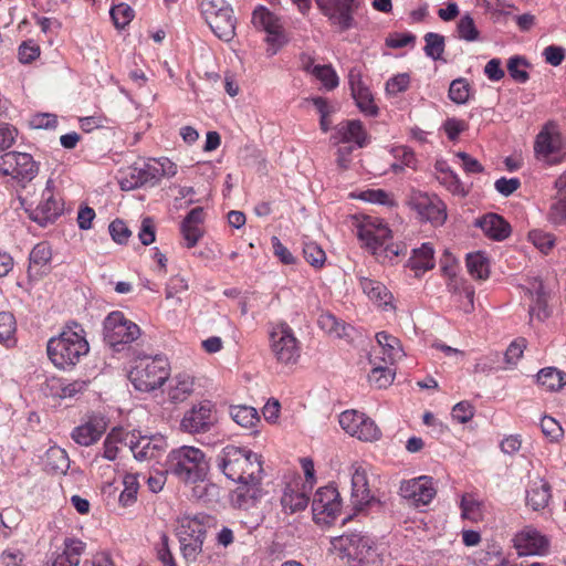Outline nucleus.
<instances>
[{
  "mask_svg": "<svg viewBox=\"0 0 566 566\" xmlns=\"http://www.w3.org/2000/svg\"><path fill=\"white\" fill-rule=\"evenodd\" d=\"M217 464L234 482L261 483L263 469L260 457L249 449L229 444L218 454Z\"/></svg>",
  "mask_w": 566,
  "mask_h": 566,
  "instance_id": "obj_1",
  "label": "nucleus"
},
{
  "mask_svg": "<svg viewBox=\"0 0 566 566\" xmlns=\"http://www.w3.org/2000/svg\"><path fill=\"white\" fill-rule=\"evenodd\" d=\"M74 327L76 329L67 326L59 336L52 337L48 342V356L60 369L74 367L81 357L87 355L90 350L84 329L76 323H74Z\"/></svg>",
  "mask_w": 566,
  "mask_h": 566,
  "instance_id": "obj_2",
  "label": "nucleus"
},
{
  "mask_svg": "<svg viewBox=\"0 0 566 566\" xmlns=\"http://www.w3.org/2000/svg\"><path fill=\"white\" fill-rule=\"evenodd\" d=\"M168 472L186 484L205 482L209 472V462L205 452L192 446H182L171 450L167 460Z\"/></svg>",
  "mask_w": 566,
  "mask_h": 566,
  "instance_id": "obj_3",
  "label": "nucleus"
},
{
  "mask_svg": "<svg viewBox=\"0 0 566 566\" xmlns=\"http://www.w3.org/2000/svg\"><path fill=\"white\" fill-rule=\"evenodd\" d=\"M358 239L382 261H394L395 258L406 254L407 247L405 243H387L391 237L390 229L377 219L368 218L357 228Z\"/></svg>",
  "mask_w": 566,
  "mask_h": 566,
  "instance_id": "obj_4",
  "label": "nucleus"
},
{
  "mask_svg": "<svg viewBox=\"0 0 566 566\" xmlns=\"http://www.w3.org/2000/svg\"><path fill=\"white\" fill-rule=\"evenodd\" d=\"M128 377L137 390L145 392L155 390L168 379L169 363L161 355L138 358Z\"/></svg>",
  "mask_w": 566,
  "mask_h": 566,
  "instance_id": "obj_5",
  "label": "nucleus"
},
{
  "mask_svg": "<svg viewBox=\"0 0 566 566\" xmlns=\"http://www.w3.org/2000/svg\"><path fill=\"white\" fill-rule=\"evenodd\" d=\"M21 206L29 218L41 227L53 223L63 212V202L53 191V181L49 179L40 199L34 195L20 197Z\"/></svg>",
  "mask_w": 566,
  "mask_h": 566,
  "instance_id": "obj_6",
  "label": "nucleus"
},
{
  "mask_svg": "<svg viewBox=\"0 0 566 566\" xmlns=\"http://www.w3.org/2000/svg\"><path fill=\"white\" fill-rule=\"evenodd\" d=\"M201 13L211 31L220 40L230 42L235 35L237 18L226 0H202Z\"/></svg>",
  "mask_w": 566,
  "mask_h": 566,
  "instance_id": "obj_7",
  "label": "nucleus"
},
{
  "mask_svg": "<svg viewBox=\"0 0 566 566\" xmlns=\"http://www.w3.org/2000/svg\"><path fill=\"white\" fill-rule=\"evenodd\" d=\"M270 349L277 363L296 364L301 356V347L293 329L285 322L273 324L270 333Z\"/></svg>",
  "mask_w": 566,
  "mask_h": 566,
  "instance_id": "obj_8",
  "label": "nucleus"
},
{
  "mask_svg": "<svg viewBox=\"0 0 566 566\" xmlns=\"http://www.w3.org/2000/svg\"><path fill=\"white\" fill-rule=\"evenodd\" d=\"M217 423L216 403L209 399H203L193 403L184 413L180 420V429L190 434H201L211 431Z\"/></svg>",
  "mask_w": 566,
  "mask_h": 566,
  "instance_id": "obj_9",
  "label": "nucleus"
},
{
  "mask_svg": "<svg viewBox=\"0 0 566 566\" xmlns=\"http://www.w3.org/2000/svg\"><path fill=\"white\" fill-rule=\"evenodd\" d=\"M334 549L353 557L361 564H376L378 554L370 537L361 533L344 534L332 539Z\"/></svg>",
  "mask_w": 566,
  "mask_h": 566,
  "instance_id": "obj_10",
  "label": "nucleus"
},
{
  "mask_svg": "<svg viewBox=\"0 0 566 566\" xmlns=\"http://www.w3.org/2000/svg\"><path fill=\"white\" fill-rule=\"evenodd\" d=\"M180 543V551L187 560H196L202 552L206 530L195 517L185 516L179 520L176 530Z\"/></svg>",
  "mask_w": 566,
  "mask_h": 566,
  "instance_id": "obj_11",
  "label": "nucleus"
},
{
  "mask_svg": "<svg viewBox=\"0 0 566 566\" xmlns=\"http://www.w3.org/2000/svg\"><path fill=\"white\" fill-rule=\"evenodd\" d=\"M317 8L331 25L347 31L356 25L354 14L360 7V0H315Z\"/></svg>",
  "mask_w": 566,
  "mask_h": 566,
  "instance_id": "obj_12",
  "label": "nucleus"
},
{
  "mask_svg": "<svg viewBox=\"0 0 566 566\" xmlns=\"http://www.w3.org/2000/svg\"><path fill=\"white\" fill-rule=\"evenodd\" d=\"M139 335V326L127 319L119 311L109 313L104 321V339L112 347L129 344Z\"/></svg>",
  "mask_w": 566,
  "mask_h": 566,
  "instance_id": "obj_13",
  "label": "nucleus"
},
{
  "mask_svg": "<svg viewBox=\"0 0 566 566\" xmlns=\"http://www.w3.org/2000/svg\"><path fill=\"white\" fill-rule=\"evenodd\" d=\"M252 23L255 28L268 33L266 42L270 45V54L274 55L287 43V36L280 19L263 6H259L252 13Z\"/></svg>",
  "mask_w": 566,
  "mask_h": 566,
  "instance_id": "obj_14",
  "label": "nucleus"
},
{
  "mask_svg": "<svg viewBox=\"0 0 566 566\" xmlns=\"http://www.w3.org/2000/svg\"><path fill=\"white\" fill-rule=\"evenodd\" d=\"M340 427L352 437L361 441H377L381 431L373 419L356 410H346L339 415Z\"/></svg>",
  "mask_w": 566,
  "mask_h": 566,
  "instance_id": "obj_15",
  "label": "nucleus"
},
{
  "mask_svg": "<svg viewBox=\"0 0 566 566\" xmlns=\"http://www.w3.org/2000/svg\"><path fill=\"white\" fill-rule=\"evenodd\" d=\"M124 442L138 461L156 459L167 447V442L163 436L148 437L142 436L139 432L127 433L124 438Z\"/></svg>",
  "mask_w": 566,
  "mask_h": 566,
  "instance_id": "obj_16",
  "label": "nucleus"
},
{
  "mask_svg": "<svg viewBox=\"0 0 566 566\" xmlns=\"http://www.w3.org/2000/svg\"><path fill=\"white\" fill-rule=\"evenodd\" d=\"M409 205L421 220L434 226L443 224L447 219L446 205L437 196L415 191L409 198Z\"/></svg>",
  "mask_w": 566,
  "mask_h": 566,
  "instance_id": "obj_17",
  "label": "nucleus"
},
{
  "mask_svg": "<svg viewBox=\"0 0 566 566\" xmlns=\"http://www.w3.org/2000/svg\"><path fill=\"white\" fill-rule=\"evenodd\" d=\"M399 492L403 499L417 507L429 504L437 494L432 478L427 475L403 481Z\"/></svg>",
  "mask_w": 566,
  "mask_h": 566,
  "instance_id": "obj_18",
  "label": "nucleus"
},
{
  "mask_svg": "<svg viewBox=\"0 0 566 566\" xmlns=\"http://www.w3.org/2000/svg\"><path fill=\"white\" fill-rule=\"evenodd\" d=\"M513 542L518 555H544L549 549V539L532 526L518 532Z\"/></svg>",
  "mask_w": 566,
  "mask_h": 566,
  "instance_id": "obj_19",
  "label": "nucleus"
},
{
  "mask_svg": "<svg viewBox=\"0 0 566 566\" xmlns=\"http://www.w3.org/2000/svg\"><path fill=\"white\" fill-rule=\"evenodd\" d=\"M353 469L350 500L354 509L360 511L371 503L374 496L368 486L366 470L361 465H354Z\"/></svg>",
  "mask_w": 566,
  "mask_h": 566,
  "instance_id": "obj_20",
  "label": "nucleus"
},
{
  "mask_svg": "<svg viewBox=\"0 0 566 566\" xmlns=\"http://www.w3.org/2000/svg\"><path fill=\"white\" fill-rule=\"evenodd\" d=\"M535 151L549 163L559 160L557 157L562 151V137L557 132H551L545 127L536 137Z\"/></svg>",
  "mask_w": 566,
  "mask_h": 566,
  "instance_id": "obj_21",
  "label": "nucleus"
},
{
  "mask_svg": "<svg viewBox=\"0 0 566 566\" xmlns=\"http://www.w3.org/2000/svg\"><path fill=\"white\" fill-rule=\"evenodd\" d=\"M335 143H355L359 148L367 145V133L358 119L345 120L335 127Z\"/></svg>",
  "mask_w": 566,
  "mask_h": 566,
  "instance_id": "obj_22",
  "label": "nucleus"
},
{
  "mask_svg": "<svg viewBox=\"0 0 566 566\" xmlns=\"http://www.w3.org/2000/svg\"><path fill=\"white\" fill-rule=\"evenodd\" d=\"M349 85L352 96L359 111L368 116H376L378 114V107L374 102V97L369 88L361 82L359 75H355L353 72L349 74Z\"/></svg>",
  "mask_w": 566,
  "mask_h": 566,
  "instance_id": "obj_23",
  "label": "nucleus"
},
{
  "mask_svg": "<svg viewBox=\"0 0 566 566\" xmlns=\"http://www.w3.org/2000/svg\"><path fill=\"white\" fill-rule=\"evenodd\" d=\"M313 511L318 514L334 516L340 510V496L333 485L319 488L313 499Z\"/></svg>",
  "mask_w": 566,
  "mask_h": 566,
  "instance_id": "obj_24",
  "label": "nucleus"
},
{
  "mask_svg": "<svg viewBox=\"0 0 566 566\" xmlns=\"http://www.w3.org/2000/svg\"><path fill=\"white\" fill-rule=\"evenodd\" d=\"M318 327L327 335L347 342H352L355 336V328L346 324L344 321L338 319L335 315L329 312H323L317 318Z\"/></svg>",
  "mask_w": 566,
  "mask_h": 566,
  "instance_id": "obj_25",
  "label": "nucleus"
},
{
  "mask_svg": "<svg viewBox=\"0 0 566 566\" xmlns=\"http://www.w3.org/2000/svg\"><path fill=\"white\" fill-rule=\"evenodd\" d=\"M475 226L479 227L486 237L496 241L506 239L511 233L509 222L496 213H488L476 219Z\"/></svg>",
  "mask_w": 566,
  "mask_h": 566,
  "instance_id": "obj_26",
  "label": "nucleus"
},
{
  "mask_svg": "<svg viewBox=\"0 0 566 566\" xmlns=\"http://www.w3.org/2000/svg\"><path fill=\"white\" fill-rule=\"evenodd\" d=\"M528 293L532 295L534 302L528 311L531 318L536 317L538 321L548 318L551 316V310L547 305L548 293L545 291L543 282L535 279L531 283Z\"/></svg>",
  "mask_w": 566,
  "mask_h": 566,
  "instance_id": "obj_27",
  "label": "nucleus"
},
{
  "mask_svg": "<svg viewBox=\"0 0 566 566\" xmlns=\"http://www.w3.org/2000/svg\"><path fill=\"white\" fill-rule=\"evenodd\" d=\"M376 339L379 346V354L375 355V359L381 360L384 364L392 365L397 359L402 357V348L397 337L386 333L379 332L376 334Z\"/></svg>",
  "mask_w": 566,
  "mask_h": 566,
  "instance_id": "obj_28",
  "label": "nucleus"
},
{
  "mask_svg": "<svg viewBox=\"0 0 566 566\" xmlns=\"http://www.w3.org/2000/svg\"><path fill=\"white\" fill-rule=\"evenodd\" d=\"M106 426L101 420H90L84 424H81L72 431V439L80 446L88 447L95 443L104 433Z\"/></svg>",
  "mask_w": 566,
  "mask_h": 566,
  "instance_id": "obj_29",
  "label": "nucleus"
},
{
  "mask_svg": "<svg viewBox=\"0 0 566 566\" xmlns=\"http://www.w3.org/2000/svg\"><path fill=\"white\" fill-rule=\"evenodd\" d=\"M193 391L195 378L189 374L180 373L172 377L169 385L168 397L171 402L179 403L187 400Z\"/></svg>",
  "mask_w": 566,
  "mask_h": 566,
  "instance_id": "obj_30",
  "label": "nucleus"
},
{
  "mask_svg": "<svg viewBox=\"0 0 566 566\" xmlns=\"http://www.w3.org/2000/svg\"><path fill=\"white\" fill-rule=\"evenodd\" d=\"M551 485L543 479L532 481L526 491V504L534 511H539L548 505L551 499Z\"/></svg>",
  "mask_w": 566,
  "mask_h": 566,
  "instance_id": "obj_31",
  "label": "nucleus"
},
{
  "mask_svg": "<svg viewBox=\"0 0 566 566\" xmlns=\"http://www.w3.org/2000/svg\"><path fill=\"white\" fill-rule=\"evenodd\" d=\"M14 179L25 188L39 172V165L33 160L32 156L27 153H18L14 160Z\"/></svg>",
  "mask_w": 566,
  "mask_h": 566,
  "instance_id": "obj_32",
  "label": "nucleus"
},
{
  "mask_svg": "<svg viewBox=\"0 0 566 566\" xmlns=\"http://www.w3.org/2000/svg\"><path fill=\"white\" fill-rule=\"evenodd\" d=\"M85 544L76 538H65L63 552L57 554L52 566H78Z\"/></svg>",
  "mask_w": 566,
  "mask_h": 566,
  "instance_id": "obj_33",
  "label": "nucleus"
},
{
  "mask_svg": "<svg viewBox=\"0 0 566 566\" xmlns=\"http://www.w3.org/2000/svg\"><path fill=\"white\" fill-rule=\"evenodd\" d=\"M240 485L233 492V504L243 510H248L254 505L261 496L260 483L238 482Z\"/></svg>",
  "mask_w": 566,
  "mask_h": 566,
  "instance_id": "obj_34",
  "label": "nucleus"
},
{
  "mask_svg": "<svg viewBox=\"0 0 566 566\" xmlns=\"http://www.w3.org/2000/svg\"><path fill=\"white\" fill-rule=\"evenodd\" d=\"M360 287L363 292L379 306L390 304L392 295L381 282L361 277Z\"/></svg>",
  "mask_w": 566,
  "mask_h": 566,
  "instance_id": "obj_35",
  "label": "nucleus"
},
{
  "mask_svg": "<svg viewBox=\"0 0 566 566\" xmlns=\"http://www.w3.org/2000/svg\"><path fill=\"white\" fill-rule=\"evenodd\" d=\"M433 248L430 243H423L419 249L412 250L408 265L415 271H428L434 266Z\"/></svg>",
  "mask_w": 566,
  "mask_h": 566,
  "instance_id": "obj_36",
  "label": "nucleus"
},
{
  "mask_svg": "<svg viewBox=\"0 0 566 566\" xmlns=\"http://www.w3.org/2000/svg\"><path fill=\"white\" fill-rule=\"evenodd\" d=\"M537 381L551 391H558L566 386V373L556 367H545L538 371Z\"/></svg>",
  "mask_w": 566,
  "mask_h": 566,
  "instance_id": "obj_37",
  "label": "nucleus"
},
{
  "mask_svg": "<svg viewBox=\"0 0 566 566\" xmlns=\"http://www.w3.org/2000/svg\"><path fill=\"white\" fill-rule=\"evenodd\" d=\"M467 268L473 279L486 280L490 275V263L483 252L469 253L467 255Z\"/></svg>",
  "mask_w": 566,
  "mask_h": 566,
  "instance_id": "obj_38",
  "label": "nucleus"
},
{
  "mask_svg": "<svg viewBox=\"0 0 566 566\" xmlns=\"http://www.w3.org/2000/svg\"><path fill=\"white\" fill-rule=\"evenodd\" d=\"M52 258V251L46 242L38 243L30 253L29 274L34 272L36 275L41 274L40 269L46 265Z\"/></svg>",
  "mask_w": 566,
  "mask_h": 566,
  "instance_id": "obj_39",
  "label": "nucleus"
},
{
  "mask_svg": "<svg viewBox=\"0 0 566 566\" xmlns=\"http://www.w3.org/2000/svg\"><path fill=\"white\" fill-rule=\"evenodd\" d=\"M371 363L375 367L368 376L369 382L379 389L388 387L395 378V373L389 367L390 364L377 365L375 357L371 359Z\"/></svg>",
  "mask_w": 566,
  "mask_h": 566,
  "instance_id": "obj_40",
  "label": "nucleus"
},
{
  "mask_svg": "<svg viewBox=\"0 0 566 566\" xmlns=\"http://www.w3.org/2000/svg\"><path fill=\"white\" fill-rule=\"evenodd\" d=\"M230 416L234 422L243 428H252L260 420L256 409L249 406L231 407Z\"/></svg>",
  "mask_w": 566,
  "mask_h": 566,
  "instance_id": "obj_41",
  "label": "nucleus"
},
{
  "mask_svg": "<svg viewBox=\"0 0 566 566\" xmlns=\"http://www.w3.org/2000/svg\"><path fill=\"white\" fill-rule=\"evenodd\" d=\"M461 516L472 522H478L482 518V502H480L473 494L465 493L461 497Z\"/></svg>",
  "mask_w": 566,
  "mask_h": 566,
  "instance_id": "obj_42",
  "label": "nucleus"
},
{
  "mask_svg": "<svg viewBox=\"0 0 566 566\" xmlns=\"http://www.w3.org/2000/svg\"><path fill=\"white\" fill-rule=\"evenodd\" d=\"M308 497L298 491L285 490L282 497L281 504L285 511L295 513L302 511L307 506Z\"/></svg>",
  "mask_w": 566,
  "mask_h": 566,
  "instance_id": "obj_43",
  "label": "nucleus"
},
{
  "mask_svg": "<svg viewBox=\"0 0 566 566\" xmlns=\"http://www.w3.org/2000/svg\"><path fill=\"white\" fill-rule=\"evenodd\" d=\"M46 464L57 473H65L70 467V460L65 450L52 447L46 452Z\"/></svg>",
  "mask_w": 566,
  "mask_h": 566,
  "instance_id": "obj_44",
  "label": "nucleus"
},
{
  "mask_svg": "<svg viewBox=\"0 0 566 566\" xmlns=\"http://www.w3.org/2000/svg\"><path fill=\"white\" fill-rule=\"evenodd\" d=\"M124 490L119 495V503L123 506L132 505L137 495V491L139 488L138 474H126L123 479Z\"/></svg>",
  "mask_w": 566,
  "mask_h": 566,
  "instance_id": "obj_45",
  "label": "nucleus"
},
{
  "mask_svg": "<svg viewBox=\"0 0 566 566\" xmlns=\"http://www.w3.org/2000/svg\"><path fill=\"white\" fill-rule=\"evenodd\" d=\"M470 91L469 82L463 77H459L451 82L448 95L453 103L465 104L469 101Z\"/></svg>",
  "mask_w": 566,
  "mask_h": 566,
  "instance_id": "obj_46",
  "label": "nucleus"
},
{
  "mask_svg": "<svg viewBox=\"0 0 566 566\" xmlns=\"http://www.w3.org/2000/svg\"><path fill=\"white\" fill-rule=\"evenodd\" d=\"M528 240L542 253L547 254L555 245V235L539 229L528 232Z\"/></svg>",
  "mask_w": 566,
  "mask_h": 566,
  "instance_id": "obj_47",
  "label": "nucleus"
},
{
  "mask_svg": "<svg viewBox=\"0 0 566 566\" xmlns=\"http://www.w3.org/2000/svg\"><path fill=\"white\" fill-rule=\"evenodd\" d=\"M312 74L324 85L328 91L338 86V76L331 65H315Z\"/></svg>",
  "mask_w": 566,
  "mask_h": 566,
  "instance_id": "obj_48",
  "label": "nucleus"
},
{
  "mask_svg": "<svg viewBox=\"0 0 566 566\" xmlns=\"http://www.w3.org/2000/svg\"><path fill=\"white\" fill-rule=\"evenodd\" d=\"M424 52L427 56L434 61L441 59V55L444 52V36L439 33L429 32L424 35Z\"/></svg>",
  "mask_w": 566,
  "mask_h": 566,
  "instance_id": "obj_49",
  "label": "nucleus"
},
{
  "mask_svg": "<svg viewBox=\"0 0 566 566\" xmlns=\"http://www.w3.org/2000/svg\"><path fill=\"white\" fill-rule=\"evenodd\" d=\"M139 174L140 169L138 167V163H135L133 166L128 167L119 179L120 189L124 191H129L143 187L144 185Z\"/></svg>",
  "mask_w": 566,
  "mask_h": 566,
  "instance_id": "obj_50",
  "label": "nucleus"
},
{
  "mask_svg": "<svg viewBox=\"0 0 566 566\" xmlns=\"http://www.w3.org/2000/svg\"><path fill=\"white\" fill-rule=\"evenodd\" d=\"M109 14L116 29L123 30L133 20L134 10L126 3H119L111 9Z\"/></svg>",
  "mask_w": 566,
  "mask_h": 566,
  "instance_id": "obj_51",
  "label": "nucleus"
},
{
  "mask_svg": "<svg viewBox=\"0 0 566 566\" xmlns=\"http://www.w3.org/2000/svg\"><path fill=\"white\" fill-rule=\"evenodd\" d=\"M457 31L459 38L468 42L476 41L480 35V32L475 27L474 20L469 14L463 15L459 20L457 24Z\"/></svg>",
  "mask_w": 566,
  "mask_h": 566,
  "instance_id": "obj_52",
  "label": "nucleus"
},
{
  "mask_svg": "<svg viewBox=\"0 0 566 566\" xmlns=\"http://www.w3.org/2000/svg\"><path fill=\"white\" fill-rule=\"evenodd\" d=\"M303 254L306 262L314 268H322L326 261L324 250L315 242L304 243Z\"/></svg>",
  "mask_w": 566,
  "mask_h": 566,
  "instance_id": "obj_53",
  "label": "nucleus"
},
{
  "mask_svg": "<svg viewBox=\"0 0 566 566\" xmlns=\"http://www.w3.org/2000/svg\"><path fill=\"white\" fill-rule=\"evenodd\" d=\"M547 220L554 226H562L566 223V198L556 197L552 202Z\"/></svg>",
  "mask_w": 566,
  "mask_h": 566,
  "instance_id": "obj_54",
  "label": "nucleus"
},
{
  "mask_svg": "<svg viewBox=\"0 0 566 566\" xmlns=\"http://www.w3.org/2000/svg\"><path fill=\"white\" fill-rule=\"evenodd\" d=\"M543 434L551 441L557 442L564 434V430L558 421L549 416H544L541 420Z\"/></svg>",
  "mask_w": 566,
  "mask_h": 566,
  "instance_id": "obj_55",
  "label": "nucleus"
},
{
  "mask_svg": "<svg viewBox=\"0 0 566 566\" xmlns=\"http://www.w3.org/2000/svg\"><path fill=\"white\" fill-rule=\"evenodd\" d=\"M528 64L524 57L517 55L512 56L507 62L509 74L514 81L518 83H525L530 78V75L525 70H522L521 67H525Z\"/></svg>",
  "mask_w": 566,
  "mask_h": 566,
  "instance_id": "obj_56",
  "label": "nucleus"
},
{
  "mask_svg": "<svg viewBox=\"0 0 566 566\" xmlns=\"http://www.w3.org/2000/svg\"><path fill=\"white\" fill-rule=\"evenodd\" d=\"M15 318L9 312L0 313V342H11L15 332Z\"/></svg>",
  "mask_w": 566,
  "mask_h": 566,
  "instance_id": "obj_57",
  "label": "nucleus"
},
{
  "mask_svg": "<svg viewBox=\"0 0 566 566\" xmlns=\"http://www.w3.org/2000/svg\"><path fill=\"white\" fill-rule=\"evenodd\" d=\"M108 230L112 239L118 244L127 243L132 235V231L128 229L126 223L119 219L112 221Z\"/></svg>",
  "mask_w": 566,
  "mask_h": 566,
  "instance_id": "obj_58",
  "label": "nucleus"
},
{
  "mask_svg": "<svg viewBox=\"0 0 566 566\" xmlns=\"http://www.w3.org/2000/svg\"><path fill=\"white\" fill-rule=\"evenodd\" d=\"M410 84V76L407 73H400L386 83V92L389 95H397L408 90Z\"/></svg>",
  "mask_w": 566,
  "mask_h": 566,
  "instance_id": "obj_59",
  "label": "nucleus"
},
{
  "mask_svg": "<svg viewBox=\"0 0 566 566\" xmlns=\"http://www.w3.org/2000/svg\"><path fill=\"white\" fill-rule=\"evenodd\" d=\"M138 167L140 169L139 175H140L144 186H146V185L155 186L159 182L158 175H157L158 170L155 168L153 159L138 164Z\"/></svg>",
  "mask_w": 566,
  "mask_h": 566,
  "instance_id": "obj_60",
  "label": "nucleus"
},
{
  "mask_svg": "<svg viewBox=\"0 0 566 566\" xmlns=\"http://www.w3.org/2000/svg\"><path fill=\"white\" fill-rule=\"evenodd\" d=\"M18 129L10 124L0 125V151L9 149L15 142Z\"/></svg>",
  "mask_w": 566,
  "mask_h": 566,
  "instance_id": "obj_61",
  "label": "nucleus"
},
{
  "mask_svg": "<svg viewBox=\"0 0 566 566\" xmlns=\"http://www.w3.org/2000/svg\"><path fill=\"white\" fill-rule=\"evenodd\" d=\"M138 238L144 245H149L155 241L156 229L151 218L146 217L142 220Z\"/></svg>",
  "mask_w": 566,
  "mask_h": 566,
  "instance_id": "obj_62",
  "label": "nucleus"
},
{
  "mask_svg": "<svg viewBox=\"0 0 566 566\" xmlns=\"http://www.w3.org/2000/svg\"><path fill=\"white\" fill-rule=\"evenodd\" d=\"M180 230H181L182 237L186 241L187 248L195 247L203 234V231L201 230L200 226H198V224H187L186 226V224L181 223Z\"/></svg>",
  "mask_w": 566,
  "mask_h": 566,
  "instance_id": "obj_63",
  "label": "nucleus"
},
{
  "mask_svg": "<svg viewBox=\"0 0 566 566\" xmlns=\"http://www.w3.org/2000/svg\"><path fill=\"white\" fill-rule=\"evenodd\" d=\"M474 416V408L468 401L458 402L452 409V417L460 423H467Z\"/></svg>",
  "mask_w": 566,
  "mask_h": 566,
  "instance_id": "obj_64",
  "label": "nucleus"
}]
</instances>
